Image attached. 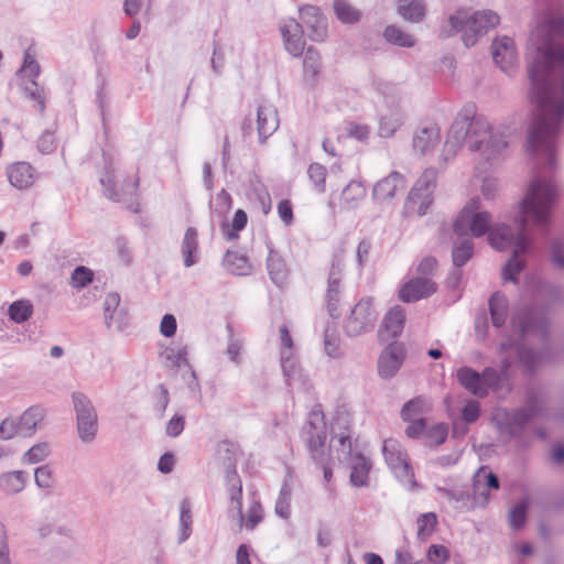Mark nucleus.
<instances>
[{"label":"nucleus","instance_id":"obj_43","mask_svg":"<svg viewBox=\"0 0 564 564\" xmlns=\"http://www.w3.org/2000/svg\"><path fill=\"white\" fill-rule=\"evenodd\" d=\"M403 123V113L400 110L382 116L379 122V135L390 138Z\"/></svg>","mask_w":564,"mask_h":564},{"label":"nucleus","instance_id":"obj_25","mask_svg":"<svg viewBox=\"0 0 564 564\" xmlns=\"http://www.w3.org/2000/svg\"><path fill=\"white\" fill-rule=\"evenodd\" d=\"M457 381L475 397L486 398L488 395V391L482 384L481 373L471 367L464 366L459 368L457 370Z\"/></svg>","mask_w":564,"mask_h":564},{"label":"nucleus","instance_id":"obj_16","mask_svg":"<svg viewBox=\"0 0 564 564\" xmlns=\"http://www.w3.org/2000/svg\"><path fill=\"white\" fill-rule=\"evenodd\" d=\"M302 25L308 30V36L314 42H323L327 36L326 18L315 6H303L300 8Z\"/></svg>","mask_w":564,"mask_h":564},{"label":"nucleus","instance_id":"obj_21","mask_svg":"<svg viewBox=\"0 0 564 564\" xmlns=\"http://www.w3.org/2000/svg\"><path fill=\"white\" fill-rule=\"evenodd\" d=\"M491 54L494 62L503 70L509 73L517 61L514 42L509 36L497 39L491 44Z\"/></svg>","mask_w":564,"mask_h":564},{"label":"nucleus","instance_id":"obj_28","mask_svg":"<svg viewBox=\"0 0 564 564\" xmlns=\"http://www.w3.org/2000/svg\"><path fill=\"white\" fill-rule=\"evenodd\" d=\"M181 253L183 257L184 267L191 268L195 265L199 260V245H198V232L196 228L188 227L185 230L182 245Z\"/></svg>","mask_w":564,"mask_h":564},{"label":"nucleus","instance_id":"obj_10","mask_svg":"<svg viewBox=\"0 0 564 564\" xmlns=\"http://www.w3.org/2000/svg\"><path fill=\"white\" fill-rule=\"evenodd\" d=\"M382 453L387 465L395 478H398L408 490H413L419 487L414 478L413 468L408 460V455L400 444L392 440L384 441Z\"/></svg>","mask_w":564,"mask_h":564},{"label":"nucleus","instance_id":"obj_37","mask_svg":"<svg viewBox=\"0 0 564 564\" xmlns=\"http://www.w3.org/2000/svg\"><path fill=\"white\" fill-rule=\"evenodd\" d=\"M545 399L543 393L538 388H529L524 394V406H520L524 409L528 414H530L533 419L542 415L544 412Z\"/></svg>","mask_w":564,"mask_h":564},{"label":"nucleus","instance_id":"obj_3","mask_svg":"<svg viewBox=\"0 0 564 564\" xmlns=\"http://www.w3.org/2000/svg\"><path fill=\"white\" fill-rule=\"evenodd\" d=\"M464 143L471 152H480L482 170L503 159L509 144L505 133L492 131L485 117L476 116L474 105H466L452 123L443 150L444 159L454 156Z\"/></svg>","mask_w":564,"mask_h":564},{"label":"nucleus","instance_id":"obj_59","mask_svg":"<svg viewBox=\"0 0 564 564\" xmlns=\"http://www.w3.org/2000/svg\"><path fill=\"white\" fill-rule=\"evenodd\" d=\"M448 435V426L445 423H437L433 425L427 432L426 437L434 447L442 445Z\"/></svg>","mask_w":564,"mask_h":564},{"label":"nucleus","instance_id":"obj_57","mask_svg":"<svg viewBox=\"0 0 564 564\" xmlns=\"http://www.w3.org/2000/svg\"><path fill=\"white\" fill-rule=\"evenodd\" d=\"M50 454V447L47 443H39L29 448L24 455L23 460L29 464H37L44 460Z\"/></svg>","mask_w":564,"mask_h":564},{"label":"nucleus","instance_id":"obj_39","mask_svg":"<svg viewBox=\"0 0 564 564\" xmlns=\"http://www.w3.org/2000/svg\"><path fill=\"white\" fill-rule=\"evenodd\" d=\"M333 7L336 18L344 24H355L361 19V12L348 0H334Z\"/></svg>","mask_w":564,"mask_h":564},{"label":"nucleus","instance_id":"obj_52","mask_svg":"<svg viewBox=\"0 0 564 564\" xmlns=\"http://www.w3.org/2000/svg\"><path fill=\"white\" fill-rule=\"evenodd\" d=\"M321 65L319 53L314 47H308L303 59L304 73L315 78L319 74Z\"/></svg>","mask_w":564,"mask_h":564},{"label":"nucleus","instance_id":"obj_4","mask_svg":"<svg viewBox=\"0 0 564 564\" xmlns=\"http://www.w3.org/2000/svg\"><path fill=\"white\" fill-rule=\"evenodd\" d=\"M511 323L521 336V339L512 345L517 359L527 373L533 375L540 365L553 360L552 349L549 345H544L542 349L535 350L524 341V338L529 334H536L543 343H546L550 337L549 321L541 311L524 306L513 313Z\"/></svg>","mask_w":564,"mask_h":564},{"label":"nucleus","instance_id":"obj_2","mask_svg":"<svg viewBox=\"0 0 564 564\" xmlns=\"http://www.w3.org/2000/svg\"><path fill=\"white\" fill-rule=\"evenodd\" d=\"M558 194L552 178L535 176L518 205L510 212L509 219L514 228L501 223L489 234V245L499 251L512 248L511 257L502 268L501 276L505 281L517 284L518 275L527 265L521 256L533 248V238L529 232V225L536 228L544 237L550 231L551 213Z\"/></svg>","mask_w":564,"mask_h":564},{"label":"nucleus","instance_id":"obj_27","mask_svg":"<svg viewBox=\"0 0 564 564\" xmlns=\"http://www.w3.org/2000/svg\"><path fill=\"white\" fill-rule=\"evenodd\" d=\"M440 138V128L436 124L423 127L413 137V149L424 155L438 144Z\"/></svg>","mask_w":564,"mask_h":564},{"label":"nucleus","instance_id":"obj_46","mask_svg":"<svg viewBox=\"0 0 564 564\" xmlns=\"http://www.w3.org/2000/svg\"><path fill=\"white\" fill-rule=\"evenodd\" d=\"M291 487L288 482H283L279 492V497L275 501L274 511L278 517L284 520H288L291 516Z\"/></svg>","mask_w":564,"mask_h":564},{"label":"nucleus","instance_id":"obj_22","mask_svg":"<svg viewBox=\"0 0 564 564\" xmlns=\"http://www.w3.org/2000/svg\"><path fill=\"white\" fill-rule=\"evenodd\" d=\"M279 128L278 110L272 105H260L257 110L259 142L264 143Z\"/></svg>","mask_w":564,"mask_h":564},{"label":"nucleus","instance_id":"obj_11","mask_svg":"<svg viewBox=\"0 0 564 564\" xmlns=\"http://www.w3.org/2000/svg\"><path fill=\"white\" fill-rule=\"evenodd\" d=\"M378 314L371 297H362L350 310L344 330L348 337H357L373 329Z\"/></svg>","mask_w":564,"mask_h":564},{"label":"nucleus","instance_id":"obj_1","mask_svg":"<svg viewBox=\"0 0 564 564\" xmlns=\"http://www.w3.org/2000/svg\"><path fill=\"white\" fill-rule=\"evenodd\" d=\"M531 41L535 52L528 58L529 95L535 108L527 148L532 156L544 158L545 170H553L556 140L564 121V47L556 42L552 24L536 28Z\"/></svg>","mask_w":564,"mask_h":564},{"label":"nucleus","instance_id":"obj_51","mask_svg":"<svg viewBox=\"0 0 564 564\" xmlns=\"http://www.w3.org/2000/svg\"><path fill=\"white\" fill-rule=\"evenodd\" d=\"M120 303L121 297L117 292H111L106 295L104 301V317L107 328H111V318H113L116 312L122 307Z\"/></svg>","mask_w":564,"mask_h":564},{"label":"nucleus","instance_id":"obj_64","mask_svg":"<svg viewBox=\"0 0 564 564\" xmlns=\"http://www.w3.org/2000/svg\"><path fill=\"white\" fill-rule=\"evenodd\" d=\"M480 415V404L476 400H468L462 409V417L464 423L471 424L478 420Z\"/></svg>","mask_w":564,"mask_h":564},{"label":"nucleus","instance_id":"obj_13","mask_svg":"<svg viewBox=\"0 0 564 564\" xmlns=\"http://www.w3.org/2000/svg\"><path fill=\"white\" fill-rule=\"evenodd\" d=\"M495 420L501 435H507L509 438H519L534 419L519 406L512 410H500Z\"/></svg>","mask_w":564,"mask_h":564},{"label":"nucleus","instance_id":"obj_12","mask_svg":"<svg viewBox=\"0 0 564 564\" xmlns=\"http://www.w3.org/2000/svg\"><path fill=\"white\" fill-rule=\"evenodd\" d=\"M324 416L311 412L306 426L303 430L306 447L315 464H323L325 453V442L327 438Z\"/></svg>","mask_w":564,"mask_h":564},{"label":"nucleus","instance_id":"obj_9","mask_svg":"<svg viewBox=\"0 0 564 564\" xmlns=\"http://www.w3.org/2000/svg\"><path fill=\"white\" fill-rule=\"evenodd\" d=\"M436 187V171L427 169L417 178L411 188L404 203V209L408 214L424 216L433 203V192Z\"/></svg>","mask_w":564,"mask_h":564},{"label":"nucleus","instance_id":"obj_38","mask_svg":"<svg viewBox=\"0 0 564 564\" xmlns=\"http://www.w3.org/2000/svg\"><path fill=\"white\" fill-rule=\"evenodd\" d=\"M431 402L423 395L415 397L405 402L401 409L400 415L403 421H411L414 415L430 412Z\"/></svg>","mask_w":564,"mask_h":564},{"label":"nucleus","instance_id":"obj_20","mask_svg":"<svg viewBox=\"0 0 564 564\" xmlns=\"http://www.w3.org/2000/svg\"><path fill=\"white\" fill-rule=\"evenodd\" d=\"M405 312L402 306L395 305L384 315L378 337L380 341H388L397 338L403 330Z\"/></svg>","mask_w":564,"mask_h":564},{"label":"nucleus","instance_id":"obj_48","mask_svg":"<svg viewBox=\"0 0 564 564\" xmlns=\"http://www.w3.org/2000/svg\"><path fill=\"white\" fill-rule=\"evenodd\" d=\"M366 196L365 186L357 181H351L341 193V198L348 207H354Z\"/></svg>","mask_w":564,"mask_h":564},{"label":"nucleus","instance_id":"obj_18","mask_svg":"<svg viewBox=\"0 0 564 564\" xmlns=\"http://www.w3.org/2000/svg\"><path fill=\"white\" fill-rule=\"evenodd\" d=\"M280 31L286 51L294 57L301 56L305 46L303 25L295 19H289L280 25Z\"/></svg>","mask_w":564,"mask_h":564},{"label":"nucleus","instance_id":"obj_50","mask_svg":"<svg viewBox=\"0 0 564 564\" xmlns=\"http://www.w3.org/2000/svg\"><path fill=\"white\" fill-rule=\"evenodd\" d=\"M437 518L434 512H426L417 518V539L425 541L435 530Z\"/></svg>","mask_w":564,"mask_h":564},{"label":"nucleus","instance_id":"obj_47","mask_svg":"<svg viewBox=\"0 0 564 564\" xmlns=\"http://www.w3.org/2000/svg\"><path fill=\"white\" fill-rule=\"evenodd\" d=\"M22 91L25 98L33 100L40 113H43L46 107L43 87H40L36 80H29L28 84L22 86Z\"/></svg>","mask_w":564,"mask_h":564},{"label":"nucleus","instance_id":"obj_53","mask_svg":"<svg viewBox=\"0 0 564 564\" xmlns=\"http://www.w3.org/2000/svg\"><path fill=\"white\" fill-rule=\"evenodd\" d=\"M326 167L319 163H312L307 169V176L318 193H324L326 189Z\"/></svg>","mask_w":564,"mask_h":564},{"label":"nucleus","instance_id":"obj_15","mask_svg":"<svg viewBox=\"0 0 564 564\" xmlns=\"http://www.w3.org/2000/svg\"><path fill=\"white\" fill-rule=\"evenodd\" d=\"M500 480L498 476L489 470L488 466H480L473 477V492L475 502L485 507L490 500V490H498Z\"/></svg>","mask_w":564,"mask_h":564},{"label":"nucleus","instance_id":"obj_54","mask_svg":"<svg viewBox=\"0 0 564 564\" xmlns=\"http://www.w3.org/2000/svg\"><path fill=\"white\" fill-rule=\"evenodd\" d=\"M94 280V272L91 269L78 265L76 267L70 275L72 286L75 289H83L90 284Z\"/></svg>","mask_w":564,"mask_h":564},{"label":"nucleus","instance_id":"obj_29","mask_svg":"<svg viewBox=\"0 0 564 564\" xmlns=\"http://www.w3.org/2000/svg\"><path fill=\"white\" fill-rule=\"evenodd\" d=\"M344 247H338L332 253L330 268L327 278V289L341 292V280L344 272Z\"/></svg>","mask_w":564,"mask_h":564},{"label":"nucleus","instance_id":"obj_6","mask_svg":"<svg viewBox=\"0 0 564 564\" xmlns=\"http://www.w3.org/2000/svg\"><path fill=\"white\" fill-rule=\"evenodd\" d=\"M479 209L480 199L474 197L460 210L453 224V230L457 236H467L470 232L473 237L479 238L485 234L489 235L499 225L491 226V214Z\"/></svg>","mask_w":564,"mask_h":564},{"label":"nucleus","instance_id":"obj_58","mask_svg":"<svg viewBox=\"0 0 564 564\" xmlns=\"http://www.w3.org/2000/svg\"><path fill=\"white\" fill-rule=\"evenodd\" d=\"M550 260L555 268L564 270V239L555 238L552 240Z\"/></svg>","mask_w":564,"mask_h":564},{"label":"nucleus","instance_id":"obj_55","mask_svg":"<svg viewBox=\"0 0 564 564\" xmlns=\"http://www.w3.org/2000/svg\"><path fill=\"white\" fill-rule=\"evenodd\" d=\"M325 351L329 357L336 358L340 355L339 338L336 334V326H327L324 332Z\"/></svg>","mask_w":564,"mask_h":564},{"label":"nucleus","instance_id":"obj_60","mask_svg":"<svg viewBox=\"0 0 564 564\" xmlns=\"http://www.w3.org/2000/svg\"><path fill=\"white\" fill-rule=\"evenodd\" d=\"M227 332L229 337V343L226 349V354L228 358L234 362H239V354L242 348V343L240 339L236 338L234 335V327L231 324H227Z\"/></svg>","mask_w":564,"mask_h":564},{"label":"nucleus","instance_id":"obj_42","mask_svg":"<svg viewBox=\"0 0 564 564\" xmlns=\"http://www.w3.org/2000/svg\"><path fill=\"white\" fill-rule=\"evenodd\" d=\"M383 37L388 43L400 47H412L415 45L414 36L395 25H388L383 31Z\"/></svg>","mask_w":564,"mask_h":564},{"label":"nucleus","instance_id":"obj_19","mask_svg":"<svg viewBox=\"0 0 564 564\" xmlns=\"http://www.w3.org/2000/svg\"><path fill=\"white\" fill-rule=\"evenodd\" d=\"M406 182L404 176L393 171L387 177L378 181L372 189V198L377 203H384L392 199L398 192L404 191Z\"/></svg>","mask_w":564,"mask_h":564},{"label":"nucleus","instance_id":"obj_34","mask_svg":"<svg viewBox=\"0 0 564 564\" xmlns=\"http://www.w3.org/2000/svg\"><path fill=\"white\" fill-rule=\"evenodd\" d=\"M398 12L410 22H420L425 17V3L423 0H399Z\"/></svg>","mask_w":564,"mask_h":564},{"label":"nucleus","instance_id":"obj_31","mask_svg":"<svg viewBox=\"0 0 564 564\" xmlns=\"http://www.w3.org/2000/svg\"><path fill=\"white\" fill-rule=\"evenodd\" d=\"M371 469V462L362 454L358 453L355 456V460L351 465V471L349 476L350 485L354 487H366L369 481V473Z\"/></svg>","mask_w":564,"mask_h":564},{"label":"nucleus","instance_id":"obj_8","mask_svg":"<svg viewBox=\"0 0 564 564\" xmlns=\"http://www.w3.org/2000/svg\"><path fill=\"white\" fill-rule=\"evenodd\" d=\"M76 419L78 437L84 443H91L98 433V413L84 392L74 391L70 395Z\"/></svg>","mask_w":564,"mask_h":564},{"label":"nucleus","instance_id":"obj_36","mask_svg":"<svg viewBox=\"0 0 564 564\" xmlns=\"http://www.w3.org/2000/svg\"><path fill=\"white\" fill-rule=\"evenodd\" d=\"M224 265L235 275H248L251 272L249 259L235 251H227L225 253Z\"/></svg>","mask_w":564,"mask_h":564},{"label":"nucleus","instance_id":"obj_49","mask_svg":"<svg viewBox=\"0 0 564 564\" xmlns=\"http://www.w3.org/2000/svg\"><path fill=\"white\" fill-rule=\"evenodd\" d=\"M528 502L522 500L510 509L509 523L513 530L518 531L524 527L528 518Z\"/></svg>","mask_w":564,"mask_h":564},{"label":"nucleus","instance_id":"obj_41","mask_svg":"<svg viewBox=\"0 0 564 564\" xmlns=\"http://www.w3.org/2000/svg\"><path fill=\"white\" fill-rule=\"evenodd\" d=\"M33 304L29 300H17L8 307V316L10 321L22 324L29 321L33 315Z\"/></svg>","mask_w":564,"mask_h":564},{"label":"nucleus","instance_id":"obj_35","mask_svg":"<svg viewBox=\"0 0 564 564\" xmlns=\"http://www.w3.org/2000/svg\"><path fill=\"white\" fill-rule=\"evenodd\" d=\"M43 410L37 406H31L23 412L18 423L21 436H31L36 429L39 422L43 420Z\"/></svg>","mask_w":564,"mask_h":564},{"label":"nucleus","instance_id":"obj_24","mask_svg":"<svg viewBox=\"0 0 564 564\" xmlns=\"http://www.w3.org/2000/svg\"><path fill=\"white\" fill-rule=\"evenodd\" d=\"M164 360L170 362V366L175 369H180L183 366H186L191 370L192 380L187 382L188 388L192 391H199L200 384L198 382L197 376L193 367L191 366L187 359V347H181L178 349L175 348H166L162 354Z\"/></svg>","mask_w":564,"mask_h":564},{"label":"nucleus","instance_id":"obj_44","mask_svg":"<svg viewBox=\"0 0 564 564\" xmlns=\"http://www.w3.org/2000/svg\"><path fill=\"white\" fill-rule=\"evenodd\" d=\"M247 223H248L247 213L243 209H237L234 215L231 226L227 221H223V224H221L223 235L228 240L238 239V237H239L238 232L241 231L247 226Z\"/></svg>","mask_w":564,"mask_h":564},{"label":"nucleus","instance_id":"obj_45","mask_svg":"<svg viewBox=\"0 0 564 564\" xmlns=\"http://www.w3.org/2000/svg\"><path fill=\"white\" fill-rule=\"evenodd\" d=\"M509 368L508 362H503L502 371H499L492 367H486L481 373V380L484 387L489 392V390L498 391L502 387V377Z\"/></svg>","mask_w":564,"mask_h":564},{"label":"nucleus","instance_id":"obj_7","mask_svg":"<svg viewBox=\"0 0 564 564\" xmlns=\"http://www.w3.org/2000/svg\"><path fill=\"white\" fill-rule=\"evenodd\" d=\"M99 182L104 187V195L108 199L124 204L126 207L133 213L140 210V204L138 202L139 178L124 180L120 188L117 189L113 165L111 162H106Z\"/></svg>","mask_w":564,"mask_h":564},{"label":"nucleus","instance_id":"obj_32","mask_svg":"<svg viewBox=\"0 0 564 564\" xmlns=\"http://www.w3.org/2000/svg\"><path fill=\"white\" fill-rule=\"evenodd\" d=\"M28 475L23 470L6 471L0 475V490L6 495L21 492L26 484Z\"/></svg>","mask_w":564,"mask_h":564},{"label":"nucleus","instance_id":"obj_33","mask_svg":"<svg viewBox=\"0 0 564 564\" xmlns=\"http://www.w3.org/2000/svg\"><path fill=\"white\" fill-rule=\"evenodd\" d=\"M474 256V242L464 236L454 242L452 248V261L456 268L464 267Z\"/></svg>","mask_w":564,"mask_h":564},{"label":"nucleus","instance_id":"obj_63","mask_svg":"<svg viewBox=\"0 0 564 564\" xmlns=\"http://www.w3.org/2000/svg\"><path fill=\"white\" fill-rule=\"evenodd\" d=\"M231 503V509L236 510L237 517L239 520L240 527H242L243 522V512H242V485L230 488L227 490Z\"/></svg>","mask_w":564,"mask_h":564},{"label":"nucleus","instance_id":"obj_30","mask_svg":"<svg viewBox=\"0 0 564 564\" xmlns=\"http://www.w3.org/2000/svg\"><path fill=\"white\" fill-rule=\"evenodd\" d=\"M508 299L501 292L491 294L488 301L490 319L496 328L505 326L508 317Z\"/></svg>","mask_w":564,"mask_h":564},{"label":"nucleus","instance_id":"obj_5","mask_svg":"<svg viewBox=\"0 0 564 564\" xmlns=\"http://www.w3.org/2000/svg\"><path fill=\"white\" fill-rule=\"evenodd\" d=\"M499 21V15L491 10L476 11L468 15L466 10L459 9L448 17L447 24L442 25L440 37L449 39L462 33L464 45L470 47L480 36L498 25Z\"/></svg>","mask_w":564,"mask_h":564},{"label":"nucleus","instance_id":"obj_56","mask_svg":"<svg viewBox=\"0 0 564 564\" xmlns=\"http://www.w3.org/2000/svg\"><path fill=\"white\" fill-rule=\"evenodd\" d=\"M34 480L37 487L43 489H50L53 487L54 477L53 468L51 465H42L34 470Z\"/></svg>","mask_w":564,"mask_h":564},{"label":"nucleus","instance_id":"obj_26","mask_svg":"<svg viewBox=\"0 0 564 564\" xmlns=\"http://www.w3.org/2000/svg\"><path fill=\"white\" fill-rule=\"evenodd\" d=\"M269 253L267 257V270L270 280L276 285L282 286L288 279L289 270L282 256L275 251L270 243L267 245Z\"/></svg>","mask_w":564,"mask_h":564},{"label":"nucleus","instance_id":"obj_62","mask_svg":"<svg viewBox=\"0 0 564 564\" xmlns=\"http://www.w3.org/2000/svg\"><path fill=\"white\" fill-rule=\"evenodd\" d=\"M341 292H335L333 290H326L325 300L326 308L329 316L333 319H338L341 315L339 310Z\"/></svg>","mask_w":564,"mask_h":564},{"label":"nucleus","instance_id":"obj_17","mask_svg":"<svg viewBox=\"0 0 564 564\" xmlns=\"http://www.w3.org/2000/svg\"><path fill=\"white\" fill-rule=\"evenodd\" d=\"M436 290V284L430 278H413L402 285L399 299L404 303H413L429 297Z\"/></svg>","mask_w":564,"mask_h":564},{"label":"nucleus","instance_id":"obj_40","mask_svg":"<svg viewBox=\"0 0 564 564\" xmlns=\"http://www.w3.org/2000/svg\"><path fill=\"white\" fill-rule=\"evenodd\" d=\"M193 516L188 499L184 498L180 502V529L178 544H183L192 534Z\"/></svg>","mask_w":564,"mask_h":564},{"label":"nucleus","instance_id":"obj_14","mask_svg":"<svg viewBox=\"0 0 564 564\" xmlns=\"http://www.w3.org/2000/svg\"><path fill=\"white\" fill-rule=\"evenodd\" d=\"M405 351L402 344L390 343L378 358V375L384 380L392 379L403 365Z\"/></svg>","mask_w":564,"mask_h":564},{"label":"nucleus","instance_id":"obj_61","mask_svg":"<svg viewBox=\"0 0 564 564\" xmlns=\"http://www.w3.org/2000/svg\"><path fill=\"white\" fill-rule=\"evenodd\" d=\"M281 367L288 382L295 380L300 376V368L295 360L284 351L281 352Z\"/></svg>","mask_w":564,"mask_h":564},{"label":"nucleus","instance_id":"obj_23","mask_svg":"<svg viewBox=\"0 0 564 564\" xmlns=\"http://www.w3.org/2000/svg\"><path fill=\"white\" fill-rule=\"evenodd\" d=\"M10 184L18 189H25L35 182V171L28 162H17L7 169Z\"/></svg>","mask_w":564,"mask_h":564}]
</instances>
